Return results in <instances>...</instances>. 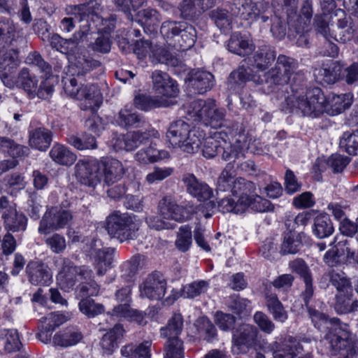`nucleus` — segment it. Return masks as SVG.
<instances>
[{
  "mask_svg": "<svg viewBox=\"0 0 358 358\" xmlns=\"http://www.w3.org/2000/svg\"><path fill=\"white\" fill-rule=\"evenodd\" d=\"M215 106V101L213 99H198L191 102L189 115L195 117V120L202 121L204 124L209 120L210 115Z\"/></svg>",
  "mask_w": 358,
  "mask_h": 358,
  "instance_id": "nucleus-35",
  "label": "nucleus"
},
{
  "mask_svg": "<svg viewBox=\"0 0 358 358\" xmlns=\"http://www.w3.org/2000/svg\"><path fill=\"white\" fill-rule=\"evenodd\" d=\"M313 2L311 0L303 1L299 14L297 13V8L294 9L293 17H289L287 23L290 31L297 30L301 33L304 30H310V25L313 17Z\"/></svg>",
  "mask_w": 358,
  "mask_h": 358,
  "instance_id": "nucleus-17",
  "label": "nucleus"
},
{
  "mask_svg": "<svg viewBox=\"0 0 358 358\" xmlns=\"http://www.w3.org/2000/svg\"><path fill=\"white\" fill-rule=\"evenodd\" d=\"M29 282L34 285H46L51 281L52 275L48 266L40 262H30L27 267Z\"/></svg>",
  "mask_w": 358,
  "mask_h": 358,
  "instance_id": "nucleus-23",
  "label": "nucleus"
},
{
  "mask_svg": "<svg viewBox=\"0 0 358 358\" xmlns=\"http://www.w3.org/2000/svg\"><path fill=\"white\" fill-rule=\"evenodd\" d=\"M145 265V257L142 255H134L129 260L124 262L121 266V275L118 278L120 284L123 280L132 281V278Z\"/></svg>",
  "mask_w": 358,
  "mask_h": 358,
  "instance_id": "nucleus-33",
  "label": "nucleus"
},
{
  "mask_svg": "<svg viewBox=\"0 0 358 358\" xmlns=\"http://www.w3.org/2000/svg\"><path fill=\"white\" fill-rule=\"evenodd\" d=\"M4 227L8 231L17 232L24 231L27 227V218L19 213L13 206H9L2 214Z\"/></svg>",
  "mask_w": 358,
  "mask_h": 358,
  "instance_id": "nucleus-27",
  "label": "nucleus"
},
{
  "mask_svg": "<svg viewBox=\"0 0 358 358\" xmlns=\"http://www.w3.org/2000/svg\"><path fill=\"white\" fill-rule=\"evenodd\" d=\"M158 135V131L152 127H146L145 131H136L127 134V151L135 150L147 143L150 138H157Z\"/></svg>",
  "mask_w": 358,
  "mask_h": 358,
  "instance_id": "nucleus-37",
  "label": "nucleus"
},
{
  "mask_svg": "<svg viewBox=\"0 0 358 358\" xmlns=\"http://www.w3.org/2000/svg\"><path fill=\"white\" fill-rule=\"evenodd\" d=\"M152 342L145 341L138 345L132 344L124 346L121 354L127 358H151Z\"/></svg>",
  "mask_w": 358,
  "mask_h": 358,
  "instance_id": "nucleus-45",
  "label": "nucleus"
},
{
  "mask_svg": "<svg viewBox=\"0 0 358 358\" xmlns=\"http://www.w3.org/2000/svg\"><path fill=\"white\" fill-rule=\"evenodd\" d=\"M75 169L77 179L85 185L94 187L101 181L98 161L79 160Z\"/></svg>",
  "mask_w": 358,
  "mask_h": 358,
  "instance_id": "nucleus-14",
  "label": "nucleus"
},
{
  "mask_svg": "<svg viewBox=\"0 0 358 358\" xmlns=\"http://www.w3.org/2000/svg\"><path fill=\"white\" fill-rule=\"evenodd\" d=\"M140 222L136 216L129 213L115 211L106 221V229L110 237L123 243L137 237Z\"/></svg>",
  "mask_w": 358,
  "mask_h": 358,
  "instance_id": "nucleus-3",
  "label": "nucleus"
},
{
  "mask_svg": "<svg viewBox=\"0 0 358 358\" xmlns=\"http://www.w3.org/2000/svg\"><path fill=\"white\" fill-rule=\"evenodd\" d=\"M266 306L275 320L284 322L287 319V313L277 295L273 293H266L265 296Z\"/></svg>",
  "mask_w": 358,
  "mask_h": 358,
  "instance_id": "nucleus-48",
  "label": "nucleus"
},
{
  "mask_svg": "<svg viewBox=\"0 0 358 358\" xmlns=\"http://www.w3.org/2000/svg\"><path fill=\"white\" fill-rule=\"evenodd\" d=\"M83 335L76 327H69L62 331L57 332L52 338L55 345L63 348L75 345L82 341Z\"/></svg>",
  "mask_w": 358,
  "mask_h": 358,
  "instance_id": "nucleus-32",
  "label": "nucleus"
},
{
  "mask_svg": "<svg viewBox=\"0 0 358 358\" xmlns=\"http://www.w3.org/2000/svg\"><path fill=\"white\" fill-rule=\"evenodd\" d=\"M197 330L208 342H212L217 337V329L211 322L205 317L201 318L197 320Z\"/></svg>",
  "mask_w": 358,
  "mask_h": 358,
  "instance_id": "nucleus-63",
  "label": "nucleus"
},
{
  "mask_svg": "<svg viewBox=\"0 0 358 358\" xmlns=\"http://www.w3.org/2000/svg\"><path fill=\"white\" fill-rule=\"evenodd\" d=\"M70 211L57 207H51L43 215L39 223L38 232L48 234L51 231L64 228L72 220Z\"/></svg>",
  "mask_w": 358,
  "mask_h": 358,
  "instance_id": "nucleus-10",
  "label": "nucleus"
},
{
  "mask_svg": "<svg viewBox=\"0 0 358 358\" xmlns=\"http://www.w3.org/2000/svg\"><path fill=\"white\" fill-rule=\"evenodd\" d=\"M285 104L289 112L296 111L303 116L316 118L327 110V100L320 88L313 87L307 90L304 94L288 96Z\"/></svg>",
  "mask_w": 358,
  "mask_h": 358,
  "instance_id": "nucleus-1",
  "label": "nucleus"
},
{
  "mask_svg": "<svg viewBox=\"0 0 358 358\" xmlns=\"http://www.w3.org/2000/svg\"><path fill=\"white\" fill-rule=\"evenodd\" d=\"M340 146L350 155H358V130L344 132L340 139Z\"/></svg>",
  "mask_w": 358,
  "mask_h": 358,
  "instance_id": "nucleus-59",
  "label": "nucleus"
},
{
  "mask_svg": "<svg viewBox=\"0 0 358 358\" xmlns=\"http://www.w3.org/2000/svg\"><path fill=\"white\" fill-rule=\"evenodd\" d=\"M134 103L136 108L148 111L163 106L164 101L158 96H150L145 94L136 96Z\"/></svg>",
  "mask_w": 358,
  "mask_h": 358,
  "instance_id": "nucleus-56",
  "label": "nucleus"
},
{
  "mask_svg": "<svg viewBox=\"0 0 358 358\" xmlns=\"http://www.w3.org/2000/svg\"><path fill=\"white\" fill-rule=\"evenodd\" d=\"M313 232L320 238L330 236L334 232L330 218L327 215L317 216L314 221Z\"/></svg>",
  "mask_w": 358,
  "mask_h": 358,
  "instance_id": "nucleus-54",
  "label": "nucleus"
},
{
  "mask_svg": "<svg viewBox=\"0 0 358 358\" xmlns=\"http://www.w3.org/2000/svg\"><path fill=\"white\" fill-rule=\"evenodd\" d=\"M168 156V152L159 150L152 145H150L146 148L138 150L135 155V158L140 163L147 164L166 159Z\"/></svg>",
  "mask_w": 358,
  "mask_h": 358,
  "instance_id": "nucleus-47",
  "label": "nucleus"
},
{
  "mask_svg": "<svg viewBox=\"0 0 358 358\" xmlns=\"http://www.w3.org/2000/svg\"><path fill=\"white\" fill-rule=\"evenodd\" d=\"M80 311L89 317H93L104 311V307L101 303H96L90 298H85L79 303Z\"/></svg>",
  "mask_w": 358,
  "mask_h": 358,
  "instance_id": "nucleus-64",
  "label": "nucleus"
},
{
  "mask_svg": "<svg viewBox=\"0 0 358 358\" xmlns=\"http://www.w3.org/2000/svg\"><path fill=\"white\" fill-rule=\"evenodd\" d=\"M234 165L229 162L221 172L217 182V190L218 192H231L234 189V185L236 183L238 178Z\"/></svg>",
  "mask_w": 358,
  "mask_h": 358,
  "instance_id": "nucleus-41",
  "label": "nucleus"
},
{
  "mask_svg": "<svg viewBox=\"0 0 358 358\" xmlns=\"http://www.w3.org/2000/svg\"><path fill=\"white\" fill-rule=\"evenodd\" d=\"M51 159L63 166H71L76 160V155L68 148L61 144H55L50 151Z\"/></svg>",
  "mask_w": 358,
  "mask_h": 358,
  "instance_id": "nucleus-46",
  "label": "nucleus"
},
{
  "mask_svg": "<svg viewBox=\"0 0 358 358\" xmlns=\"http://www.w3.org/2000/svg\"><path fill=\"white\" fill-rule=\"evenodd\" d=\"M192 243V234L191 227L188 225L179 228L177 238L175 242L176 248L181 252L187 251Z\"/></svg>",
  "mask_w": 358,
  "mask_h": 358,
  "instance_id": "nucleus-60",
  "label": "nucleus"
},
{
  "mask_svg": "<svg viewBox=\"0 0 358 358\" xmlns=\"http://www.w3.org/2000/svg\"><path fill=\"white\" fill-rule=\"evenodd\" d=\"M269 3L266 0H233L229 5L230 13L241 20L251 24L259 20L262 23L269 21L266 14Z\"/></svg>",
  "mask_w": 358,
  "mask_h": 358,
  "instance_id": "nucleus-5",
  "label": "nucleus"
},
{
  "mask_svg": "<svg viewBox=\"0 0 358 358\" xmlns=\"http://www.w3.org/2000/svg\"><path fill=\"white\" fill-rule=\"evenodd\" d=\"M115 249L103 248L95 251L94 265L96 274L103 276L107 271L113 267Z\"/></svg>",
  "mask_w": 358,
  "mask_h": 358,
  "instance_id": "nucleus-34",
  "label": "nucleus"
},
{
  "mask_svg": "<svg viewBox=\"0 0 358 358\" xmlns=\"http://www.w3.org/2000/svg\"><path fill=\"white\" fill-rule=\"evenodd\" d=\"M52 139V132L48 129L40 127L30 133L29 142L31 148L45 151L50 147Z\"/></svg>",
  "mask_w": 358,
  "mask_h": 358,
  "instance_id": "nucleus-40",
  "label": "nucleus"
},
{
  "mask_svg": "<svg viewBox=\"0 0 358 358\" xmlns=\"http://www.w3.org/2000/svg\"><path fill=\"white\" fill-rule=\"evenodd\" d=\"M289 267L303 279L305 287L301 294V296L303 302H308L311 300L314 294L313 278L308 266L303 259L296 258L289 262Z\"/></svg>",
  "mask_w": 358,
  "mask_h": 358,
  "instance_id": "nucleus-16",
  "label": "nucleus"
},
{
  "mask_svg": "<svg viewBox=\"0 0 358 358\" xmlns=\"http://www.w3.org/2000/svg\"><path fill=\"white\" fill-rule=\"evenodd\" d=\"M275 58V50L269 45H262L254 52L250 61L253 68L264 71L271 65Z\"/></svg>",
  "mask_w": 358,
  "mask_h": 358,
  "instance_id": "nucleus-26",
  "label": "nucleus"
},
{
  "mask_svg": "<svg viewBox=\"0 0 358 358\" xmlns=\"http://www.w3.org/2000/svg\"><path fill=\"white\" fill-rule=\"evenodd\" d=\"M159 209L162 216L165 219L177 222H183L187 220L183 206L178 205L170 196H164L159 201Z\"/></svg>",
  "mask_w": 358,
  "mask_h": 358,
  "instance_id": "nucleus-24",
  "label": "nucleus"
},
{
  "mask_svg": "<svg viewBox=\"0 0 358 358\" xmlns=\"http://www.w3.org/2000/svg\"><path fill=\"white\" fill-rule=\"evenodd\" d=\"M305 234L301 233L296 236L292 231L285 234L280 248L282 255L295 254L299 251L302 245V238Z\"/></svg>",
  "mask_w": 358,
  "mask_h": 358,
  "instance_id": "nucleus-49",
  "label": "nucleus"
},
{
  "mask_svg": "<svg viewBox=\"0 0 358 358\" xmlns=\"http://www.w3.org/2000/svg\"><path fill=\"white\" fill-rule=\"evenodd\" d=\"M256 189L255 185L251 181L246 180L243 178H238L236 183L234 185L233 195H238L239 199L245 197L247 199V207L248 208L249 199L250 194L254 193Z\"/></svg>",
  "mask_w": 358,
  "mask_h": 358,
  "instance_id": "nucleus-58",
  "label": "nucleus"
},
{
  "mask_svg": "<svg viewBox=\"0 0 358 358\" xmlns=\"http://www.w3.org/2000/svg\"><path fill=\"white\" fill-rule=\"evenodd\" d=\"M0 152L6 153L15 159V158L27 157L29 154V148L17 143L8 137L0 136Z\"/></svg>",
  "mask_w": 358,
  "mask_h": 358,
  "instance_id": "nucleus-38",
  "label": "nucleus"
},
{
  "mask_svg": "<svg viewBox=\"0 0 358 358\" xmlns=\"http://www.w3.org/2000/svg\"><path fill=\"white\" fill-rule=\"evenodd\" d=\"M218 208L222 213H243L248 209L247 199L244 196L235 201L227 196L218 202Z\"/></svg>",
  "mask_w": 358,
  "mask_h": 358,
  "instance_id": "nucleus-51",
  "label": "nucleus"
},
{
  "mask_svg": "<svg viewBox=\"0 0 358 358\" xmlns=\"http://www.w3.org/2000/svg\"><path fill=\"white\" fill-rule=\"evenodd\" d=\"M182 181L187 193L199 201L208 200L213 196L212 189L206 183L199 180L192 173L184 174Z\"/></svg>",
  "mask_w": 358,
  "mask_h": 358,
  "instance_id": "nucleus-20",
  "label": "nucleus"
},
{
  "mask_svg": "<svg viewBox=\"0 0 358 358\" xmlns=\"http://www.w3.org/2000/svg\"><path fill=\"white\" fill-rule=\"evenodd\" d=\"M340 12L343 17L337 20V29L334 31V36H331L336 41L345 43L350 41L355 36L357 29L350 16H347L343 11Z\"/></svg>",
  "mask_w": 358,
  "mask_h": 358,
  "instance_id": "nucleus-31",
  "label": "nucleus"
},
{
  "mask_svg": "<svg viewBox=\"0 0 358 358\" xmlns=\"http://www.w3.org/2000/svg\"><path fill=\"white\" fill-rule=\"evenodd\" d=\"M165 358H183L182 341L178 337L169 338L164 346Z\"/></svg>",
  "mask_w": 358,
  "mask_h": 358,
  "instance_id": "nucleus-62",
  "label": "nucleus"
},
{
  "mask_svg": "<svg viewBox=\"0 0 358 358\" xmlns=\"http://www.w3.org/2000/svg\"><path fill=\"white\" fill-rule=\"evenodd\" d=\"M67 141L70 145L80 150L97 148L96 139L92 134H85L82 137L71 135L68 138Z\"/></svg>",
  "mask_w": 358,
  "mask_h": 358,
  "instance_id": "nucleus-57",
  "label": "nucleus"
},
{
  "mask_svg": "<svg viewBox=\"0 0 358 358\" xmlns=\"http://www.w3.org/2000/svg\"><path fill=\"white\" fill-rule=\"evenodd\" d=\"M225 110L222 108H217L216 106L213 110L211 115L209 117L205 124L210 125L213 128H222L226 127L229 131L228 134L231 136H236L241 134L243 131L242 126L238 123L229 125V122L224 120Z\"/></svg>",
  "mask_w": 358,
  "mask_h": 358,
  "instance_id": "nucleus-29",
  "label": "nucleus"
},
{
  "mask_svg": "<svg viewBox=\"0 0 358 358\" xmlns=\"http://www.w3.org/2000/svg\"><path fill=\"white\" fill-rule=\"evenodd\" d=\"M92 273L93 271L86 266H77L71 262L65 260L57 275V280L62 288L69 289L77 282L90 279Z\"/></svg>",
  "mask_w": 358,
  "mask_h": 358,
  "instance_id": "nucleus-9",
  "label": "nucleus"
},
{
  "mask_svg": "<svg viewBox=\"0 0 358 358\" xmlns=\"http://www.w3.org/2000/svg\"><path fill=\"white\" fill-rule=\"evenodd\" d=\"M185 24V22L173 20H168L162 23L160 31L169 45L173 47V43H176V37H178Z\"/></svg>",
  "mask_w": 358,
  "mask_h": 358,
  "instance_id": "nucleus-50",
  "label": "nucleus"
},
{
  "mask_svg": "<svg viewBox=\"0 0 358 358\" xmlns=\"http://www.w3.org/2000/svg\"><path fill=\"white\" fill-rule=\"evenodd\" d=\"M141 296L151 300H159L166 293V281L163 275L155 271L148 275L139 286Z\"/></svg>",
  "mask_w": 358,
  "mask_h": 358,
  "instance_id": "nucleus-12",
  "label": "nucleus"
},
{
  "mask_svg": "<svg viewBox=\"0 0 358 358\" xmlns=\"http://www.w3.org/2000/svg\"><path fill=\"white\" fill-rule=\"evenodd\" d=\"M19 39L22 40V38L19 36L13 21L9 18L0 17V59H3V62L7 59L14 61V57L6 49L13 46Z\"/></svg>",
  "mask_w": 358,
  "mask_h": 358,
  "instance_id": "nucleus-11",
  "label": "nucleus"
},
{
  "mask_svg": "<svg viewBox=\"0 0 358 358\" xmlns=\"http://www.w3.org/2000/svg\"><path fill=\"white\" fill-rule=\"evenodd\" d=\"M95 87L94 85H78L75 78H67L64 82V91L70 96L78 100H90L92 98Z\"/></svg>",
  "mask_w": 358,
  "mask_h": 358,
  "instance_id": "nucleus-30",
  "label": "nucleus"
},
{
  "mask_svg": "<svg viewBox=\"0 0 358 358\" xmlns=\"http://www.w3.org/2000/svg\"><path fill=\"white\" fill-rule=\"evenodd\" d=\"M353 102V95L351 93L334 94L327 101V110L324 113L329 115H336L348 109Z\"/></svg>",
  "mask_w": 358,
  "mask_h": 358,
  "instance_id": "nucleus-36",
  "label": "nucleus"
},
{
  "mask_svg": "<svg viewBox=\"0 0 358 358\" xmlns=\"http://www.w3.org/2000/svg\"><path fill=\"white\" fill-rule=\"evenodd\" d=\"M298 62L293 58L284 55H280L276 59L274 67L269 69L264 75V81L269 86L283 85L290 80L292 75L296 73Z\"/></svg>",
  "mask_w": 358,
  "mask_h": 358,
  "instance_id": "nucleus-7",
  "label": "nucleus"
},
{
  "mask_svg": "<svg viewBox=\"0 0 358 358\" xmlns=\"http://www.w3.org/2000/svg\"><path fill=\"white\" fill-rule=\"evenodd\" d=\"M231 13L225 8H217L210 11V17L215 25L222 31H229L231 29L232 22Z\"/></svg>",
  "mask_w": 358,
  "mask_h": 358,
  "instance_id": "nucleus-53",
  "label": "nucleus"
},
{
  "mask_svg": "<svg viewBox=\"0 0 358 358\" xmlns=\"http://www.w3.org/2000/svg\"><path fill=\"white\" fill-rule=\"evenodd\" d=\"M223 138L221 137V132H215L211 136L203 139L202 155L207 159H212L220 155Z\"/></svg>",
  "mask_w": 358,
  "mask_h": 358,
  "instance_id": "nucleus-44",
  "label": "nucleus"
},
{
  "mask_svg": "<svg viewBox=\"0 0 358 358\" xmlns=\"http://www.w3.org/2000/svg\"><path fill=\"white\" fill-rule=\"evenodd\" d=\"M69 59L71 62V69L72 75L83 76L86 73L99 67L101 63L92 58L87 52L85 48L80 44L77 46Z\"/></svg>",
  "mask_w": 358,
  "mask_h": 358,
  "instance_id": "nucleus-13",
  "label": "nucleus"
},
{
  "mask_svg": "<svg viewBox=\"0 0 358 358\" xmlns=\"http://www.w3.org/2000/svg\"><path fill=\"white\" fill-rule=\"evenodd\" d=\"M154 90L162 96L175 97L178 92V85L168 73L156 70L152 73Z\"/></svg>",
  "mask_w": 358,
  "mask_h": 358,
  "instance_id": "nucleus-19",
  "label": "nucleus"
},
{
  "mask_svg": "<svg viewBox=\"0 0 358 358\" xmlns=\"http://www.w3.org/2000/svg\"><path fill=\"white\" fill-rule=\"evenodd\" d=\"M101 178L103 182L110 185L120 180L125 173V168L119 160L103 157L98 161Z\"/></svg>",
  "mask_w": 358,
  "mask_h": 358,
  "instance_id": "nucleus-15",
  "label": "nucleus"
},
{
  "mask_svg": "<svg viewBox=\"0 0 358 358\" xmlns=\"http://www.w3.org/2000/svg\"><path fill=\"white\" fill-rule=\"evenodd\" d=\"M124 332L122 325L116 324L103 336L100 345L105 352L112 353L113 350L117 347V341L123 336Z\"/></svg>",
  "mask_w": 358,
  "mask_h": 358,
  "instance_id": "nucleus-43",
  "label": "nucleus"
},
{
  "mask_svg": "<svg viewBox=\"0 0 358 358\" xmlns=\"http://www.w3.org/2000/svg\"><path fill=\"white\" fill-rule=\"evenodd\" d=\"M166 137L173 147L180 148L185 152L195 153L200 150L201 140L199 131L191 129L189 124L182 120L170 124Z\"/></svg>",
  "mask_w": 358,
  "mask_h": 358,
  "instance_id": "nucleus-4",
  "label": "nucleus"
},
{
  "mask_svg": "<svg viewBox=\"0 0 358 358\" xmlns=\"http://www.w3.org/2000/svg\"><path fill=\"white\" fill-rule=\"evenodd\" d=\"M267 348L272 353L273 358H295L303 350L300 343L292 337L281 342L274 341Z\"/></svg>",
  "mask_w": 358,
  "mask_h": 358,
  "instance_id": "nucleus-18",
  "label": "nucleus"
},
{
  "mask_svg": "<svg viewBox=\"0 0 358 358\" xmlns=\"http://www.w3.org/2000/svg\"><path fill=\"white\" fill-rule=\"evenodd\" d=\"M342 65L339 62H331L329 65L315 68L313 75L316 81L322 85L334 84L341 80Z\"/></svg>",
  "mask_w": 358,
  "mask_h": 358,
  "instance_id": "nucleus-21",
  "label": "nucleus"
},
{
  "mask_svg": "<svg viewBox=\"0 0 358 358\" xmlns=\"http://www.w3.org/2000/svg\"><path fill=\"white\" fill-rule=\"evenodd\" d=\"M257 329L251 324L239 325L232 335V352L234 354H246L257 345Z\"/></svg>",
  "mask_w": 358,
  "mask_h": 358,
  "instance_id": "nucleus-8",
  "label": "nucleus"
},
{
  "mask_svg": "<svg viewBox=\"0 0 358 358\" xmlns=\"http://www.w3.org/2000/svg\"><path fill=\"white\" fill-rule=\"evenodd\" d=\"M322 280H329L336 289L338 293L350 292V290H352L350 278L341 271L332 269L324 273Z\"/></svg>",
  "mask_w": 358,
  "mask_h": 358,
  "instance_id": "nucleus-39",
  "label": "nucleus"
},
{
  "mask_svg": "<svg viewBox=\"0 0 358 358\" xmlns=\"http://www.w3.org/2000/svg\"><path fill=\"white\" fill-rule=\"evenodd\" d=\"M188 85L195 92L204 94L214 85V76L208 71L195 70L189 74Z\"/></svg>",
  "mask_w": 358,
  "mask_h": 358,
  "instance_id": "nucleus-22",
  "label": "nucleus"
},
{
  "mask_svg": "<svg viewBox=\"0 0 358 358\" xmlns=\"http://www.w3.org/2000/svg\"><path fill=\"white\" fill-rule=\"evenodd\" d=\"M35 31H38L40 38L44 42H48L52 48L63 54H66L69 57L77 46L83 41L86 36V30L80 29L75 32L73 36L69 39L61 37L57 34H50L48 31V24L43 20H38L34 24Z\"/></svg>",
  "mask_w": 358,
  "mask_h": 358,
  "instance_id": "nucleus-6",
  "label": "nucleus"
},
{
  "mask_svg": "<svg viewBox=\"0 0 358 358\" xmlns=\"http://www.w3.org/2000/svg\"><path fill=\"white\" fill-rule=\"evenodd\" d=\"M77 10L81 20H86V35L92 29V24L99 34L109 35L115 29L117 17L115 14L107 15L101 2L96 0H90L87 2L78 5Z\"/></svg>",
  "mask_w": 358,
  "mask_h": 358,
  "instance_id": "nucleus-2",
  "label": "nucleus"
},
{
  "mask_svg": "<svg viewBox=\"0 0 358 358\" xmlns=\"http://www.w3.org/2000/svg\"><path fill=\"white\" fill-rule=\"evenodd\" d=\"M196 40V31L195 28L185 22L178 37H176V43H173V48L181 51L189 50L194 45Z\"/></svg>",
  "mask_w": 358,
  "mask_h": 358,
  "instance_id": "nucleus-42",
  "label": "nucleus"
},
{
  "mask_svg": "<svg viewBox=\"0 0 358 358\" xmlns=\"http://www.w3.org/2000/svg\"><path fill=\"white\" fill-rule=\"evenodd\" d=\"M183 327V320L180 314H174L169 320L166 327L161 329V335L164 337H178Z\"/></svg>",
  "mask_w": 358,
  "mask_h": 358,
  "instance_id": "nucleus-55",
  "label": "nucleus"
},
{
  "mask_svg": "<svg viewBox=\"0 0 358 358\" xmlns=\"http://www.w3.org/2000/svg\"><path fill=\"white\" fill-rule=\"evenodd\" d=\"M227 48L229 52L244 57L255 50V45L248 36L234 32L228 40Z\"/></svg>",
  "mask_w": 358,
  "mask_h": 358,
  "instance_id": "nucleus-25",
  "label": "nucleus"
},
{
  "mask_svg": "<svg viewBox=\"0 0 358 358\" xmlns=\"http://www.w3.org/2000/svg\"><path fill=\"white\" fill-rule=\"evenodd\" d=\"M150 58L153 64H166L174 66L177 59L167 50L162 47L155 46L150 55Z\"/></svg>",
  "mask_w": 358,
  "mask_h": 358,
  "instance_id": "nucleus-61",
  "label": "nucleus"
},
{
  "mask_svg": "<svg viewBox=\"0 0 358 358\" xmlns=\"http://www.w3.org/2000/svg\"><path fill=\"white\" fill-rule=\"evenodd\" d=\"M222 143L220 155L223 160L235 162L236 159L243 156V148L239 140L231 144L223 139Z\"/></svg>",
  "mask_w": 358,
  "mask_h": 358,
  "instance_id": "nucleus-52",
  "label": "nucleus"
},
{
  "mask_svg": "<svg viewBox=\"0 0 358 358\" xmlns=\"http://www.w3.org/2000/svg\"><path fill=\"white\" fill-rule=\"evenodd\" d=\"M115 121L119 126L125 129L151 127L141 115L127 108L120 110Z\"/></svg>",
  "mask_w": 358,
  "mask_h": 358,
  "instance_id": "nucleus-28",
  "label": "nucleus"
}]
</instances>
